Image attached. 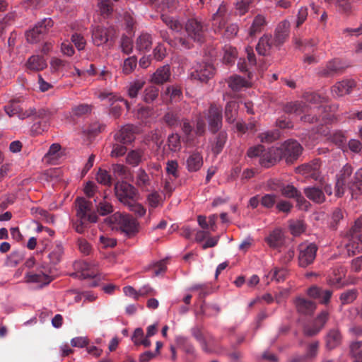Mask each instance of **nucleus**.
<instances>
[{
  "mask_svg": "<svg viewBox=\"0 0 362 362\" xmlns=\"http://www.w3.org/2000/svg\"><path fill=\"white\" fill-rule=\"evenodd\" d=\"M96 180L98 183L105 186H110L112 185L111 175L106 170L102 168H99L96 174Z\"/></svg>",
  "mask_w": 362,
  "mask_h": 362,
  "instance_id": "09e8293b",
  "label": "nucleus"
},
{
  "mask_svg": "<svg viewBox=\"0 0 362 362\" xmlns=\"http://www.w3.org/2000/svg\"><path fill=\"white\" fill-rule=\"evenodd\" d=\"M98 98L101 100L108 99L109 101L123 102L124 104L126 105L127 108L129 109V104L128 101L124 100V98H121L120 96L115 95L112 92H107V91L102 92L99 94Z\"/></svg>",
  "mask_w": 362,
  "mask_h": 362,
  "instance_id": "de8ad7c7",
  "label": "nucleus"
},
{
  "mask_svg": "<svg viewBox=\"0 0 362 362\" xmlns=\"http://www.w3.org/2000/svg\"><path fill=\"white\" fill-rule=\"evenodd\" d=\"M31 116H34L36 118H40V119H45L44 124H43V127L42 129H37V125L40 126L41 124L40 123L34 124L33 126V128H34L36 132H37L38 133H40L41 131H44L45 129L47 127V121L49 117V112L44 109H40V110H38L37 111L35 110V112H34Z\"/></svg>",
  "mask_w": 362,
  "mask_h": 362,
  "instance_id": "49530a36",
  "label": "nucleus"
},
{
  "mask_svg": "<svg viewBox=\"0 0 362 362\" xmlns=\"http://www.w3.org/2000/svg\"><path fill=\"white\" fill-rule=\"evenodd\" d=\"M26 66L29 70L39 71L47 66V62L43 57L33 55L28 59Z\"/></svg>",
  "mask_w": 362,
  "mask_h": 362,
  "instance_id": "2f4dec72",
  "label": "nucleus"
},
{
  "mask_svg": "<svg viewBox=\"0 0 362 362\" xmlns=\"http://www.w3.org/2000/svg\"><path fill=\"white\" fill-rule=\"evenodd\" d=\"M160 18L162 21L172 30L179 32L182 30V25L178 19L166 15H162Z\"/></svg>",
  "mask_w": 362,
  "mask_h": 362,
  "instance_id": "c03bdc74",
  "label": "nucleus"
},
{
  "mask_svg": "<svg viewBox=\"0 0 362 362\" xmlns=\"http://www.w3.org/2000/svg\"><path fill=\"white\" fill-rule=\"evenodd\" d=\"M355 85L356 83L354 80L342 81L332 87V93L334 96L341 97L349 94Z\"/></svg>",
  "mask_w": 362,
  "mask_h": 362,
  "instance_id": "4be33fe9",
  "label": "nucleus"
},
{
  "mask_svg": "<svg viewBox=\"0 0 362 362\" xmlns=\"http://www.w3.org/2000/svg\"><path fill=\"white\" fill-rule=\"evenodd\" d=\"M163 119L169 127H175L180 124V117L177 113L173 112H168L165 113Z\"/></svg>",
  "mask_w": 362,
  "mask_h": 362,
  "instance_id": "6e6d98bb",
  "label": "nucleus"
},
{
  "mask_svg": "<svg viewBox=\"0 0 362 362\" xmlns=\"http://www.w3.org/2000/svg\"><path fill=\"white\" fill-rule=\"evenodd\" d=\"M238 105L237 102L229 101L226 103L225 107V117L228 123L233 124L235 121L238 115Z\"/></svg>",
  "mask_w": 362,
  "mask_h": 362,
  "instance_id": "f704fd0d",
  "label": "nucleus"
},
{
  "mask_svg": "<svg viewBox=\"0 0 362 362\" xmlns=\"http://www.w3.org/2000/svg\"><path fill=\"white\" fill-rule=\"evenodd\" d=\"M266 24L264 16L257 15L255 17L252 25L250 28L249 34L250 36H255L256 34L260 33L263 27Z\"/></svg>",
  "mask_w": 362,
  "mask_h": 362,
  "instance_id": "ea45409f",
  "label": "nucleus"
},
{
  "mask_svg": "<svg viewBox=\"0 0 362 362\" xmlns=\"http://www.w3.org/2000/svg\"><path fill=\"white\" fill-rule=\"evenodd\" d=\"M207 25L201 19L192 18L185 24V30L189 37L194 42L202 43L205 40Z\"/></svg>",
  "mask_w": 362,
  "mask_h": 362,
  "instance_id": "f03ea898",
  "label": "nucleus"
},
{
  "mask_svg": "<svg viewBox=\"0 0 362 362\" xmlns=\"http://www.w3.org/2000/svg\"><path fill=\"white\" fill-rule=\"evenodd\" d=\"M81 274L80 276L83 279H93L94 280L90 284L91 286H96L98 285L95 279L98 274V270L95 265L87 262L80 263Z\"/></svg>",
  "mask_w": 362,
  "mask_h": 362,
  "instance_id": "aec40b11",
  "label": "nucleus"
},
{
  "mask_svg": "<svg viewBox=\"0 0 362 362\" xmlns=\"http://www.w3.org/2000/svg\"><path fill=\"white\" fill-rule=\"evenodd\" d=\"M273 47H274V45L272 37L264 35L259 39L256 46V50L259 54L266 56L269 54Z\"/></svg>",
  "mask_w": 362,
  "mask_h": 362,
  "instance_id": "cd10ccee",
  "label": "nucleus"
},
{
  "mask_svg": "<svg viewBox=\"0 0 362 362\" xmlns=\"http://www.w3.org/2000/svg\"><path fill=\"white\" fill-rule=\"evenodd\" d=\"M152 45V37L148 33H141L136 40V49L140 52H148Z\"/></svg>",
  "mask_w": 362,
  "mask_h": 362,
  "instance_id": "7c9ffc66",
  "label": "nucleus"
},
{
  "mask_svg": "<svg viewBox=\"0 0 362 362\" xmlns=\"http://www.w3.org/2000/svg\"><path fill=\"white\" fill-rule=\"evenodd\" d=\"M290 32V22L287 20H284L280 22L274 32V47H281L288 39Z\"/></svg>",
  "mask_w": 362,
  "mask_h": 362,
  "instance_id": "ddd939ff",
  "label": "nucleus"
},
{
  "mask_svg": "<svg viewBox=\"0 0 362 362\" xmlns=\"http://www.w3.org/2000/svg\"><path fill=\"white\" fill-rule=\"evenodd\" d=\"M229 87L234 91H239L243 88L248 87L249 83L240 76H230L228 81Z\"/></svg>",
  "mask_w": 362,
  "mask_h": 362,
  "instance_id": "4c0bfd02",
  "label": "nucleus"
},
{
  "mask_svg": "<svg viewBox=\"0 0 362 362\" xmlns=\"http://www.w3.org/2000/svg\"><path fill=\"white\" fill-rule=\"evenodd\" d=\"M352 172V167L350 165L346 164L341 168L339 174L337 175V180L348 183L347 180L351 175Z\"/></svg>",
  "mask_w": 362,
  "mask_h": 362,
  "instance_id": "338daca9",
  "label": "nucleus"
},
{
  "mask_svg": "<svg viewBox=\"0 0 362 362\" xmlns=\"http://www.w3.org/2000/svg\"><path fill=\"white\" fill-rule=\"evenodd\" d=\"M110 225L117 224L122 233L131 238L138 232V223L132 216L119 212L113 214L107 218Z\"/></svg>",
  "mask_w": 362,
  "mask_h": 362,
  "instance_id": "f257e3e1",
  "label": "nucleus"
},
{
  "mask_svg": "<svg viewBox=\"0 0 362 362\" xmlns=\"http://www.w3.org/2000/svg\"><path fill=\"white\" fill-rule=\"evenodd\" d=\"M145 82L141 80H136L129 83L127 88V93L130 98H136L139 92L143 88Z\"/></svg>",
  "mask_w": 362,
  "mask_h": 362,
  "instance_id": "a18cd8bd",
  "label": "nucleus"
},
{
  "mask_svg": "<svg viewBox=\"0 0 362 362\" xmlns=\"http://www.w3.org/2000/svg\"><path fill=\"white\" fill-rule=\"evenodd\" d=\"M357 297V291L355 289H351L342 293L340 296V300L341 304H349L355 300Z\"/></svg>",
  "mask_w": 362,
  "mask_h": 362,
  "instance_id": "052dcab7",
  "label": "nucleus"
},
{
  "mask_svg": "<svg viewBox=\"0 0 362 362\" xmlns=\"http://www.w3.org/2000/svg\"><path fill=\"white\" fill-rule=\"evenodd\" d=\"M298 264L305 268L313 263L317 247L315 243H302L298 246Z\"/></svg>",
  "mask_w": 362,
  "mask_h": 362,
  "instance_id": "0eeeda50",
  "label": "nucleus"
},
{
  "mask_svg": "<svg viewBox=\"0 0 362 362\" xmlns=\"http://www.w3.org/2000/svg\"><path fill=\"white\" fill-rule=\"evenodd\" d=\"M307 105L301 101L287 103L284 107V111L287 114L300 115L306 112Z\"/></svg>",
  "mask_w": 362,
  "mask_h": 362,
  "instance_id": "72a5a7b5",
  "label": "nucleus"
},
{
  "mask_svg": "<svg viewBox=\"0 0 362 362\" xmlns=\"http://www.w3.org/2000/svg\"><path fill=\"white\" fill-rule=\"evenodd\" d=\"M320 343L318 341H315L310 343L306 349V353L304 356H297L293 357L291 362H303L305 359H312L317 356L318 353Z\"/></svg>",
  "mask_w": 362,
  "mask_h": 362,
  "instance_id": "c85d7f7f",
  "label": "nucleus"
},
{
  "mask_svg": "<svg viewBox=\"0 0 362 362\" xmlns=\"http://www.w3.org/2000/svg\"><path fill=\"white\" fill-rule=\"evenodd\" d=\"M97 211L101 216H106L113 212V206L109 202L103 200L97 205Z\"/></svg>",
  "mask_w": 362,
  "mask_h": 362,
  "instance_id": "bf43d9fd",
  "label": "nucleus"
},
{
  "mask_svg": "<svg viewBox=\"0 0 362 362\" xmlns=\"http://www.w3.org/2000/svg\"><path fill=\"white\" fill-rule=\"evenodd\" d=\"M347 66L341 60L334 59L329 61L325 66L321 67L318 74L322 77H333L343 73Z\"/></svg>",
  "mask_w": 362,
  "mask_h": 362,
  "instance_id": "f8f14e48",
  "label": "nucleus"
},
{
  "mask_svg": "<svg viewBox=\"0 0 362 362\" xmlns=\"http://www.w3.org/2000/svg\"><path fill=\"white\" fill-rule=\"evenodd\" d=\"M136 185L139 187H146L150 185V179L146 171L139 168L136 175Z\"/></svg>",
  "mask_w": 362,
  "mask_h": 362,
  "instance_id": "3c124183",
  "label": "nucleus"
},
{
  "mask_svg": "<svg viewBox=\"0 0 362 362\" xmlns=\"http://www.w3.org/2000/svg\"><path fill=\"white\" fill-rule=\"evenodd\" d=\"M120 47L123 53L125 54H131L133 50V42L132 39L127 35H122Z\"/></svg>",
  "mask_w": 362,
  "mask_h": 362,
  "instance_id": "680f3d73",
  "label": "nucleus"
},
{
  "mask_svg": "<svg viewBox=\"0 0 362 362\" xmlns=\"http://www.w3.org/2000/svg\"><path fill=\"white\" fill-rule=\"evenodd\" d=\"M115 139L122 144L132 143L134 137V127L133 125L127 124L123 126L115 134Z\"/></svg>",
  "mask_w": 362,
  "mask_h": 362,
  "instance_id": "a211bd4d",
  "label": "nucleus"
},
{
  "mask_svg": "<svg viewBox=\"0 0 362 362\" xmlns=\"http://www.w3.org/2000/svg\"><path fill=\"white\" fill-rule=\"evenodd\" d=\"M295 305L299 313L308 315L313 314L316 308L313 301L301 297L296 299Z\"/></svg>",
  "mask_w": 362,
  "mask_h": 362,
  "instance_id": "b1692460",
  "label": "nucleus"
},
{
  "mask_svg": "<svg viewBox=\"0 0 362 362\" xmlns=\"http://www.w3.org/2000/svg\"><path fill=\"white\" fill-rule=\"evenodd\" d=\"M228 140V134L225 131H218L212 144V151L214 154H219L225 146Z\"/></svg>",
  "mask_w": 362,
  "mask_h": 362,
  "instance_id": "473e14b6",
  "label": "nucleus"
},
{
  "mask_svg": "<svg viewBox=\"0 0 362 362\" xmlns=\"http://www.w3.org/2000/svg\"><path fill=\"white\" fill-rule=\"evenodd\" d=\"M144 151L142 150H132L127 155L126 162L134 167L138 166L142 161Z\"/></svg>",
  "mask_w": 362,
  "mask_h": 362,
  "instance_id": "e433bc0d",
  "label": "nucleus"
},
{
  "mask_svg": "<svg viewBox=\"0 0 362 362\" xmlns=\"http://www.w3.org/2000/svg\"><path fill=\"white\" fill-rule=\"evenodd\" d=\"M116 37V31L112 28L97 26L92 33L93 42L95 45L100 46Z\"/></svg>",
  "mask_w": 362,
  "mask_h": 362,
  "instance_id": "9b49d317",
  "label": "nucleus"
},
{
  "mask_svg": "<svg viewBox=\"0 0 362 362\" xmlns=\"http://www.w3.org/2000/svg\"><path fill=\"white\" fill-rule=\"evenodd\" d=\"M305 99L306 101L310 104L319 105V106L317 107V110L318 112H320L322 114H323L324 112H327V110L329 109V107L324 105L327 102V98L318 93H313L308 94L306 96Z\"/></svg>",
  "mask_w": 362,
  "mask_h": 362,
  "instance_id": "c756f323",
  "label": "nucleus"
},
{
  "mask_svg": "<svg viewBox=\"0 0 362 362\" xmlns=\"http://www.w3.org/2000/svg\"><path fill=\"white\" fill-rule=\"evenodd\" d=\"M303 192L306 197L316 204H322L325 202L324 192L318 187H307L304 188Z\"/></svg>",
  "mask_w": 362,
  "mask_h": 362,
  "instance_id": "393cba45",
  "label": "nucleus"
},
{
  "mask_svg": "<svg viewBox=\"0 0 362 362\" xmlns=\"http://www.w3.org/2000/svg\"><path fill=\"white\" fill-rule=\"evenodd\" d=\"M191 333H192V335L197 339V341L199 342V344L202 346V349L204 352L208 353V354L212 352L211 349H210L208 347V346L206 344V341L205 340V338H204V337L202 334V332L199 327H193L191 329Z\"/></svg>",
  "mask_w": 362,
  "mask_h": 362,
  "instance_id": "79ce46f5",
  "label": "nucleus"
},
{
  "mask_svg": "<svg viewBox=\"0 0 362 362\" xmlns=\"http://www.w3.org/2000/svg\"><path fill=\"white\" fill-rule=\"evenodd\" d=\"M75 204L78 218L87 219L89 223H96L98 221V216L93 209L91 202L83 197H77Z\"/></svg>",
  "mask_w": 362,
  "mask_h": 362,
  "instance_id": "20e7f679",
  "label": "nucleus"
},
{
  "mask_svg": "<svg viewBox=\"0 0 362 362\" xmlns=\"http://www.w3.org/2000/svg\"><path fill=\"white\" fill-rule=\"evenodd\" d=\"M289 228L291 234L295 236L303 233L305 230V226L302 221H295L290 223Z\"/></svg>",
  "mask_w": 362,
  "mask_h": 362,
  "instance_id": "e2e57ef3",
  "label": "nucleus"
},
{
  "mask_svg": "<svg viewBox=\"0 0 362 362\" xmlns=\"http://www.w3.org/2000/svg\"><path fill=\"white\" fill-rule=\"evenodd\" d=\"M163 96L164 98L165 96H168L171 101H176L178 100L182 96V90L178 86H168L165 90Z\"/></svg>",
  "mask_w": 362,
  "mask_h": 362,
  "instance_id": "8fccbe9b",
  "label": "nucleus"
},
{
  "mask_svg": "<svg viewBox=\"0 0 362 362\" xmlns=\"http://www.w3.org/2000/svg\"><path fill=\"white\" fill-rule=\"evenodd\" d=\"M64 254V248L61 244H57L54 246L49 253L47 255V257L49 260V264L52 265H56L60 262L62 255Z\"/></svg>",
  "mask_w": 362,
  "mask_h": 362,
  "instance_id": "c9c22d12",
  "label": "nucleus"
},
{
  "mask_svg": "<svg viewBox=\"0 0 362 362\" xmlns=\"http://www.w3.org/2000/svg\"><path fill=\"white\" fill-rule=\"evenodd\" d=\"M325 346L329 350H332L339 346L342 341V335L338 327L330 329L325 338Z\"/></svg>",
  "mask_w": 362,
  "mask_h": 362,
  "instance_id": "6ab92c4d",
  "label": "nucleus"
},
{
  "mask_svg": "<svg viewBox=\"0 0 362 362\" xmlns=\"http://www.w3.org/2000/svg\"><path fill=\"white\" fill-rule=\"evenodd\" d=\"M346 269L343 267L333 268L328 276V283L336 288H340L344 283L342 279L345 277Z\"/></svg>",
  "mask_w": 362,
  "mask_h": 362,
  "instance_id": "412c9836",
  "label": "nucleus"
},
{
  "mask_svg": "<svg viewBox=\"0 0 362 362\" xmlns=\"http://www.w3.org/2000/svg\"><path fill=\"white\" fill-rule=\"evenodd\" d=\"M98 6L101 15L108 16L113 11V3L111 0H98Z\"/></svg>",
  "mask_w": 362,
  "mask_h": 362,
  "instance_id": "603ef678",
  "label": "nucleus"
},
{
  "mask_svg": "<svg viewBox=\"0 0 362 362\" xmlns=\"http://www.w3.org/2000/svg\"><path fill=\"white\" fill-rule=\"evenodd\" d=\"M266 243L272 248H279L284 242V237L281 229L276 228L272 231L265 238Z\"/></svg>",
  "mask_w": 362,
  "mask_h": 362,
  "instance_id": "a878e982",
  "label": "nucleus"
},
{
  "mask_svg": "<svg viewBox=\"0 0 362 362\" xmlns=\"http://www.w3.org/2000/svg\"><path fill=\"white\" fill-rule=\"evenodd\" d=\"M5 111L10 117L17 115L21 119H25L31 117L35 112V109L30 108L29 110H24L23 107L17 102H11L5 106Z\"/></svg>",
  "mask_w": 362,
  "mask_h": 362,
  "instance_id": "f3484780",
  "label": "nucleus"
},
{
  "mask_svg": "<svg viewBox=\"0 0 362 362\" xmlns=\"http://www.w3.org/2000/svg\"><path fill=\"white\" fill-rule=\"evenodd\" d=\"M115 192L118 200L125 205L133 202L136 194L135 187L127 182H117Z\"/></svg>",
  "mask_w": 362,
  "mask_h": 362,
  "instance_id": "6e6552de",
  "label": "nucleus"
},
{
  "mask_svg": "<svg viewBox=\"0 0 362 362\" xmlns=\"http://www.w3.org/2000/svg\"><path fill=\"white\" fill-rule=\"evenodd\" d=\"M203 156L198 151L192 152L186 160V168L189 172H197L203 165Z\"/></svg>",
  "mask_w": 362,
  "mask_h": 362,
  "instance_id": "5701e85b",
  "label": "nucleus"
},
{
  "mask_svg": "<svg viewBox=\"0 0 362 362\" xmlns=\"http://www.w3.org/2000/svg\"><path fill=\"white\" fill-rule=\"evenodd\" d=\"M262 143H272L277 140L279 137V132L277 130L267 131L258 136Z\"/></svg>",
  "mask_w": 362,
  "mask_h": 362,
  "instance_id": "5fc2aeb1",
  "label": "nucleus"
},
{
  "mask_svg": "<svg viewBox=\"0 0 362 362\" xmlns=\"http://www.w3.org/2000/svg\"><path fill=\"white\" fill-rule=\"evenodd\" d=\"M137 59L136 57H131L126 59L124 62L123 72L125 74H130L136 67Z\"/></svg>",
  "mask_w": 362,
  "mask_h": 362,
  "instance_id": "774afa93",
  "label": "nucleus"
},
{
  "mask_svg": "<svg viewBox=\"0 0 362 362\" xmlns=\"http://www.w3.org/2000/svg\"><path fill=\"white\" fill-rule=\"evenodd\" d=\"M170 68L169 65H164L158 68L151 76V81L160 85L167 82L170 77Z\"/></svg>",
  "mask_w": 362,
  "mask_h": 362,
  "instance_id": "bb28decb",
  "label": "nucleus"
},
{
  "mask_svg": "<svg viewBox=\"0 0 362 362\" xmlns=\"http://www.w3.org/2000/svg\"><path fill=\"white\" fill-rule=\"evenodd\" d=\"M222 107L216 104H211L206 119L209 124V131L212 134H216L222 127L223 113Z\"/></svg>",
  "mask_w": 362,
  "mask_h": 362,
  "instance_id": "1a4fd4ad",
  "label": "nucleus"
},
{
  "mask_svg": "<svg viewBox=\"0 0 362 362\" xmlns=\"http://www.w3.org/2000/svg\"><path fill=\"white\" fill-rule=\"evenodd\" d=\"M54 22L50 18H46L38 22L33 28L26 32V38L30 43H36L41 40L53 26Z\"/></svg>",
  "mask_w": 362,
  "mask_h": 362,
  "instance_id": "7ed1b4c3",
  "label": "nucleus"
},
{
  "mask_svg": "<svg viewBox=\"0 0 362 362\" xmlns=\"http://www.w3.org/2000/svg\"><path fill=\"white\" fill-rule=\"evenodd\" d=\"M281 152V159L284 158L287 163H293L301 154L303 148L294 140H288L277 147Z\"/></svg>",
  "mask_w": 362,
  "mask_h": 362,
  "instance_id": "39448f33",
  "label": "nucleus"
},
{
  "mask_svg": "<svg viewBox=\"0 0 362 362\" xmlns=\"http://www.w3.org/2000/svg\"><path fill=\"white\" fill-rule=\"evenodd\" d=\"M228 19V6L223 1L218 6L216 12L213 14L211 21L214 27L218 29L223 28Z\"/></svg>",
  "mask_w": 362,
  "mask_h": 362,
  "instance_id": "dca6fc26",
  "label": "nucleus"
},
{
  "mask_svg": "<svg viewBox=\"0 0 362 362\" xmlns=\"http://www.w3.org/2000/svg\"><path fill=\"white\" fill-rule=\"evenodd\" d=\"M23 257L22 251H13L7 257V264L8 266L15 267L23 260Z\"/></svg>",
  "mask_w": 362,
  "mask_h": 362,
  "instance_id": "13d9d810",
  "label": "nucleus"
},
{
  "mask_svg": "<svg viewBox=\"0 0 362 362\" xmlns=\"http://www.w3.org/2000/svg\"><path fill=\"white\" fill-rule=\"evenodd\" d=\"M159 89L156 86H151L145 88L143 94V100L146 103H153L158 96Z\"/></svg>",
  "mask_w": 362,
  "mask_h": 362,
  "instance_id": "37998d69",
  "label": "nucleus"
},
{
  "mask_svg": "<svg viewBox=\"0 0 362 362\" xmlns=\"http://www.w3.org/2000/svg\"><path fill=\"white\" fill-rule=\"evenodd\" d=\"M276 202V195L274 194H267L264 195L261 199V204L267 209L272 208Z\"/></svg>",
  "mask_w": 362,
  "mask_h": 362,
  "instance_id": "69168bd1",
  "label": "nucleus"
},
{
  "mask_svg": "<svg viewBox=\"0 0 362 362\" xmlns=\"http://www.w3.org/2000/svg\"><path fill=\"white\" fill-rule=\"evenodd\" d=\"M41 270L37 272H28L26 274L28 282L41 284L42 286L49 284L53 278L50 276L51 267L43 263L41 266Z\"/></svg>",
  "mask_w": 362,
  "mask_h": 362,
  "instance_id": "9d476101",
  "label": "nucleus"
},
{
  "mask_svg": "<svg viewBox=\"0 0 362 362\" xmlns=\"http://www.w3.org/2000/svg\"><path fill=\"white\" fill-rule=\"evenodd\" d=\"M215 70L211 62L202 61L195 65L194 70L190 74V76L192 79L206 83L214 77Z\"/></svg>",
  "mask_w": 362,
  "mask_h": 362,
  "instance_id": "423d86ee",
  "label": "nucleus"
},
{
  "mask_svg": "<svg viewBox=\"0 0 362 362\" xmlns=\"http://www.w3.org/2000/svg\"><path fill=\"white\" fill-rule=\"evenodd\" d=\"M61 156V146L59 144H53L49 147V149L45 154V158L50 163H55Z\"/></svg>",
  "mask_w": 362,
  "mask_h": 362,
  "instance_id": "a19ab883",
  "label": "nucleus"
},
{
  "mask_svg": "<svg viewBox=\"0 0 362 362\" xmlns=\"http://www.w3.org/2000/svg\"><path fill=\"white\" fill-rule=\"evenodd\" d=\"M281 151L277 147H272L267 151H264L259 159V163L264 168H269L281 160Z\"/></svg>",
  "mask_w": 362,
  "mask_h": 362,
  "instance_id": "2eb2a0df",
  "label": "nucleus"
},
{
  "mask_svg": "<svg viewBox=\"0 0 362 362\" xmlns=\"http://www.w3.org/2000/svg\"><path fill=\"white\" fill-rule=\"evenodd\" d=\"M352 240L354 243H357L356 248L362 250V247L359 246V243L362 245V218H359L355 221L353 227Z\"/></svg>",
  "mask_w": 362,
  "mask_h": 362,
  "instance_id": "58836bf2",
  "label": "nucleus"
},
{
  "mask_svg": "<svg viewBox=\"0 0 362 362\" xmlns=\"http://www.w3.org/2000/svg\"><path fill=\"white\" fill-rule=\"evenodd\" d=\"M331 141L343 151H346V137L342 132H338L334 133L331 136Z\"/></svg>",
  "mask_w": 362,
  "mask_h": 362,
  "instance_id": "4d7b16f0",
  "label": "nucleus"
},
{
  "mask_svg": "<svg viewBox=\"0 0 362 362\" xmlns=\"http://www.w3.org/2000/svg\"><path fill=\"white\" fill-rule=\"evenodd\" d=\"M347 187L354 194H358L362 192V179L354 176V178L347 183Z\"/></svg>",
  "mask_w": 362,
  "mask_h": 362,
  "instance_id": "864d4df0",
  "label": "nucleus"
},
{
  "mask_svg": "<svg viewBox=\"0 0 362 362\" xmlns=\"http://www.w3.org/2000/svg\"><path fill=\"white\" fill-rule=\"evenodd\" d=\"M320 160L314 159L310 163L299 166L298 171L303 175H305L315 180H317L320 177Z\"/></svg>",
  "mask_w": 362,
  "mask_h": 362,
  "instance_id": "4468645a",
  "label": "nucleus"
},
{
  "mask_svg": "<svg viewBox=\"0 0 362 362\" xmlns=\"http://www.w3.org/2000/svg\"><path fill=\"white\" fill-rule=\"evenodd\" d=\"M288 272L284 268H274L269 273L272 280L274 279L276 282H281L286 279Z\"/></svg>",
  "mask_w": 362,
  "mask_h": 362,
  "instance_id": "0e129e2a",
  "label": "nucleus"
}]
</instances>
